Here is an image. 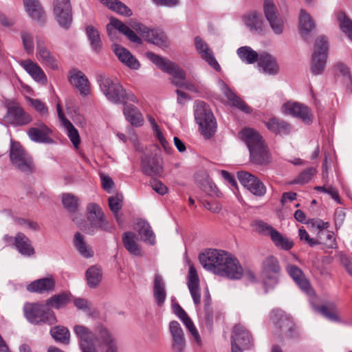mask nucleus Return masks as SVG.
<instances>
[{"instance_id": "obj_1", "label": "nucleus", "mask_w": 352, "mask_h": 352, "mask_svg": "<svg viewBox=\"0 0 352 352\" xmlns=\"http://www.w3.org/2000/svg\"><path fill=\"white\" fill-rule=\"evenodd\" d=\"M204 269L229 279H240L243 274L238 259L223 250H210L199 256Z\"/></svg>"}, {"instance_id": "obj_2", "label": "nucleus", "mask_w": 352, "mask_h": 352, "mask_svg": "<svg viewBox=\"0 0 352 352\" xmlns=\"http://www.w3.org/2000/svg\"><path fill=\"white\" fill-rule=\"evenodd\" d=\"M97 81L100 91L111 102L125 104L127 100L135 102V96L131 93H127L116 78L101 74L98 76Z\"/></svg>"}, {"instance_id": "obj_3", "label": "nucleus", "mask_w": 352, "mask_h": 352, "mask_svg": "<svg viewBox=\"0 0 352 352\" xmlns=\"http://www.w3.org/2000/svg\"><path fill=\"white\" fill-rule=\"evenodd\" d=\"M146 57L159 69L173 76L172 82L178 87L192 91L194 85L186 80L185 72L175 63L152 52L146 54Z\"/></svg>"}, {"instance_id": "obj_4", "label": "nucleus", "mask_w": 352, "mask_h": 352, "mask_svg": "<svg viewBox=\"0 0 352 352\" xmlns=\"http://www.w3.org/2000/svg\"><path fill=\"white\" fill-rule=\"evenodd\" d=\"M195 118L201 134L206 138H210L214 134L217 128L215 118L209 106L204 102H196Z\"/></svg>"}, {"instance_id": "obj_5", "label": "nucleus", "mask_w": 352, "mask_h": 352, "mask_svg": "<svg viewBox=\"0 0 352 352\" xmlns=\"http://www.w3.org/2000/svg\"><path fill=\"white\" fill-rule=\"evenodd\" d=\"M25 318L33 324H54L57 320L54 312L39 303H26L23 307Z\"/></svg>"}, {"instance_id": "obj_6", "label": "nucleus", "mask_w": 352, "mask_h": 352, "mask_svg": "<svg viewBox=\"0 0 352 352\" xmlns=\"http://www.w3.org/2000/svg\"><path fill=\"white\" fill-rule=\"evenodd\" d=\"M329 50V43L324 36H319L315 41L311 56L310 70L314 75H320L324 70Z\"/></svg>"}, {"instance_id": "obj_7", "label": "nucleus", "mask_w": 352, "mask_h": 352, "mask_svg": "<svg viewBox=\"0 0 352 352\" xmlns=\"http://www.w3.org/2000/svg\"><path fill=\"white\" fill-rule=\"evenodd\" d=\"M10 158L12 165L21 172L28 175L34 171L33 160L19 142H11Z\"/></svg>"}, {"instance_id": "obj_8", "label": "nucleus", "mask_w": 352, "mask_h": 352, "mask_svg": "<svg viewBox=\"0 0 352 352\" xmlns=\"http://www.w3.org/2000/svg\"><path fill=\"white\" fill-rule=\"evenodd\" d=\"M281 267L278 259L274 256H267L262 262L261 278L268 288H274L278 283Z\"/></svg>"}, {"instance_id": "obj_9", "label": "nucleus", "mask_w": 352, "mask_h": 352, "mask_svg": "<svg viewBox=\"0 0 352 352\" xmlns=\"http://www.w3.org/2000/svg\"><path fill=\"white\" fill-rule=\"evenodd\" d=\"M7 112L4 116V121L13 126H22L30 123L31 116L27 113L21 105L14 100L7 99L3 102Z\"/></svg>"}, {"instance_id": "obj_10", "label": "nucleus", "mask_w": 352, "mask_h": 352, "mask_svg": "<svg viewBox=\"0 0 352 352\" xmlns=\"http://www.w3.org/2000/svg\"><path fill=\"white\" fill-rule=\"evenodd\" d=\"M95 340L100 352H119L117 338L104 325L99 324L96 327Z\"/></svg>"}, {"instance_id": "obj_11", "label": "nucleus", "mask_w": 352, "mask_h": 352, "mask_svg": "<svg viewBox=\"0 0 352 352\" xmlns=\"http://www.w3.org/2000/svg\"><path fill=\"white\" fill-rule=\"evenodd\" d=\"M253 346L254 340L250 333L243 326L235 325L231 335V352H243Z\"/></svg>"}, {"instance_id": "obj_12", "label": "nucleus", "mask_w": 352, "mask_h": 352, "mask_svg": "<svg viewBox=\"0 0 352 352\" xmlns=\"http://www.w3.org/2000/svg\"><path fill=\"white\" fill-rule=\"evenodd\" d=\"M73 331L78 340L82 352H98L95 345L96 330L94 333L85 325L76 324L74 327Z\"/></svg>"}, {"instance_id": "obj_13", "label": "nucleus", "mask_w": 352, "mask_h": 352, "mask_svg": "<svg viewBox=\"0 0 352 352\" xmlns=\"http://www.w3.org/2000/svg\"><path fill=\"white\" fill-rule=\"evenodd\" d=\"M53 12L58 25L68 29L73 20L70 0H54Z\"/></svg>"}, {"instance_id": "obj_14", "label": "nucleus", "mask_w": 352, "mask_h": 352, "mask_svg": "<svg viewBox=\"0 0 352 352\" xmlns=\"http://www.w3.org/2000/svg\"><path fill=\"white\" fill-rule=\"evenodd\" d=\"M117 31L125 35L131 42L139 44L142 43L141 38L130 28L120 20L111 17L110 23L107 25V32L109 37L113 41H117L118 38Z\"/></svg>"}, {"instance_id": "obj_15", "label": "nucleus", "mask_w": 352, "mask_h": 352, "mask_svg": "<svg viewBox=\"0 0 352 352\" xmlns=\"http://www.w3.org/2000/svg\"><path fill=\"white\" fill-rule=\"evenodd\" d=\"M141 168L146 175L160 177L163 173L162 160L153 153H144L141 157Z\"/></svg>"}, {"instance_id": "obj_16", "label": "nucleus", "mask_w": 352, "mask_h": 352, "mask_svg": "<svg viewBox=\"0 0 352 352\" xmlns=\"http://www.w3.org/2000/svg\"><path fill=\"white\" fill-rule=\"evenodd\" d=\"M170 349L172 352H184L186 346L185 334L180 324L175 320L168 324Z\"/></svg>"}, {"instance_id": "obj_17", "label": "nucleus", "mask_w": 352, "mask_h": 352, "mask_svg": "<svg viewBox=\"0 0 352 352\" xmlns=\"http://www.w3.org/2000/svg\"><path fill=\"white\" fill-rule=\"evenodd\" d=\"M282 112L284 114L298 118L308 124L313 122L314 116L310 109L301 103L287 102L282 106Z\"/></svg>"}, {"instance_id": "obj_18", "label": "nucleus", "mask_w": 352, "mask_h": 352, "mask_svg": "<svg viewBox=\"0 0 352 352\" xmlns=\"http://www.w3.org/2000/svg\"><path fill=\"white\" fill-rule=\"evenodd\" d=\"M36 56L43 65L53 70L58 69V62L56 58L47 48L45 41L39 37H36Z\"/></svg>"}, {"instance_id": "obj_19", "label": "nucleus", "mask_w": 352, "mask_h": 352, "mask_svg": "<svg viewBox=\"0 0 352 352\" xmlns=\"http://www.w3.org/2000/svg\"><path fill=\"white\" fill-rule=\"evenodd\" d=\"M237 177L241 184L253 195L263 196L266 192L264 184L254 175L245 171L237 173Z\"/></svg>"}, {"instance_id": "obj_20", "label": "nucleus", "mask_w": 352, "mask_h": 352, "mask_svg": "<svg viewBox=\"0 0 352 352\" xmlns=\"http://www.w3.org/2000/svg\"><path fill=\"white\" fill-rule=\"evenodd\" d=\"M80 229L89 235H94L99 231L111 233L113 231L114 226L106 217H103L87 221V223H84Z\"/></svg>"}, {"instance_id": "obj_21", "label": "nucleus", "mask_w": 352, "mask_h": 352, "mask_svg": "<svg viewBox=\"0 0 352 352\" xmlns=\"http://www.w3.org/2000/svg\"><path fill=\"white\" fill-rule=\"evenodd\" d=\"M69 82L78 89L80 95L87 96L90 94V82L87 77L81 71L78 69L71 70Z\"/></svg>"}, {"instance_id": "obj_22", "label": "nucleus", "mask_w": 352, "mask_h": 352, "mask_svg": "<svg viewBox=\"0 0 352 352\" xmlns=\"http://www.w3.org/2000/svg\"><path fill=\"white\" fill-rule=\"evenodd\" d=\"M19 65L25 72L37 82L46 85L47 78L42 68L35 62L30 59L21 60Z\"/></svg>"}, {"instance_id": "obj_23", "label": "nucleus", "mask_w": 352, "mask_h": 352, "mask_svg": "<svg viewBox=\"0 0 352 352\" xmlns=\"http://www.w3.org/2000/svg\"><path fill=\"white\" fill-rule=\"evenodd\" d=\"M271 319L283 334L291 333L294 329V324L292 318L282 310H274Z\"/></svg>"}, {"instance_id": "obj_24", "label": "nucleus", "mask_w": 352, "mask_h": 352, "mask_svg": "<svg viewBox=\"0 0 352 352\" xmlns=\"http://www.w3.org/2000/svg\"><path fill=\"white\" fill-rule=\"evenodd\" d=\"M187 285L194 304L196 306H199L201 303L199 278L198 277L197 270L193 265H190L189 267Z\"/></svg>"}, {"instance_id": "obj_25", "label": "nucleus", "mask_w": 352, "mask_h": 352, "mask_svg": "<svg viewBox=\"0 0 352 352\" xmlns=\"http://www.w3.org/2000/svg\"><path fill=\"white\" fill-rule=\"evenodd\" d=\"M195 44L197 50L201 55V58L205 60L212 67L218 71L220 69V66L216 60L213 52L208 45L204 42L199 36L195 38Z\"/></svg>"}, {"instance_id": "obj_26", "label": "nucleus", "mask_w": 352, "mask_h": 352, "mask_svg": "<svg viewBox=\"0 0 352 352\" xmlns=\"http://www.w3.org/2000/svg\"><path fill=\"white\" fill-rule=\"evenodd\" d=\"M113 50L119 60L132 69H138L140 67L139 61L126 48L114 44Z\"/></svg>"}, {"instance_id": "obj_27", "label": "nucleus", "mask_w": 352, "mask_h": 352, "mask_svg": "<svg viewBox=\"0 0 352 352\" xmlns=\"http://www.w3.org/2000/svg\"><path fill=\"white\" fill-rule=\"evenodd\" d=\"M51 129L45 124L41 123L36 127H31L28 131L30 139L35 142L50 143L52 140L50 138Z\"/></svg>"}, {"instance_id": "obj_28", "label": "nucleus", "mask_w": 352, "mask_h": 352, "mask_svg": "<svg viewBox=\"0 0 352 352\" xmlns=\"http://www.w3.org/2000/svg\"><path fill=\"white\" fill-rule=\"evenodd\" d=\"M221 91L232 106L246 113L252 112V109L224 82L221 83Z\"/></svg>"}, {"instance_id": "obj_29", "label": "nucleus", "mask_w": 352, "mask_h": 352, "mask_svg": "<svg viewBox=\"0 0 352 352\" xmlns=\"http://www.w3.org/2000/svg\"><path fill=\"white\" fill-rule=\"evenodd\" d=\"M299 32L302 38L307 40L316 25L311 15L304 9H301L298 17Z\"/></svg>"}, {"instance_id": "obj_30", "label": "nucleus", "mask_w": 352, "mask_h": 352, "mask_svg": "<svg viewBox=\"0 0 352 352\" xmlns=\"http://www.w3.org/2000/svg\"><path fill=\"white\" fill-rule=\"evenodd\" d=\"M239 137L246 144L249 151L264 143L260 134L251 128L243 129L239 133Z\"/></svg>"}, {"instance_id": "obj_31", "label": "nucleus", "mask_w": 352, "mask_h": 352, "mask_svg": "<svg viewBox=\"0 0 352 352\" xmlns=\"http://www.w3.org/2000/svg\"><path fill=\"white\" fill-rule=\"evenodd\" d=\"M286 270L302 291L309 293V282L305 277V275L300 268L294 265H288L286 267Z\"/></svg>"}, {"instance_id": "obj_32", "label": "nucleus", "mask_w": 352, "mask_h": 352, "mask_svg": "<svg viewBox=\"0 0 352 352\" xmlns=\"http://www.w3.org/2000/svg\"><path fill=\"white\" fill-rule=\"evenodd\" d=\"M258 65L264 73L269 75H275L279 70L276 58L266 52L260 53Z\"/></svg>"}, {"instance_id": "obj_33", "label": "nucleus", "mask_w": 352, "mask_h": 352, "mask_svg": "<svg viewBox=\"0 0 352 352\" xmlns=\"http://www.w3.org/2000/svg\"><path fill=\"white\" fill-rule=\"evenodd\" d=\"M26 12L34 20L43 23L45 19V12L38 0H23Z\"/></svg>"}, {"instance_id": "obj_34", "label": "nucleus", "mask_w": 352, "mask_h": 352, "mask_svg": "<svg viewBox=\"0 0 352 352\" xmlns=\"http://www.w3.org/2000/svg\"><path fill=\"white\" fill-rule=\"evenodd\" d=\"M14 245L19 252L25 256H32L34 254V249L30 239L23 233L19 232L14 236Z\"/></svg>"}, {"instance_id": "obj_35", "label": "nucleus", "mask_w": 352, "mask_h": 352, "mask_svg": "<svg viewBox=\"0 0 352 352\" xmlns=\"http://www.w3.org/2000/svg\"><path fill=\"white\" fill-rule=\"evenodd\" d=\"M153 297L157 305L162 306L166 298L165 283L162 276L155 273L153 278Z\"/></svg>"}, {"instance_id": "obj_36", "label": "nucleus", "mask_w": 352, "mask_h": 352, "mask_svg": "<svg viewBox=\"0 0 352 352\" xmlns=\"http://www.w3.org/2000/svg\"><path fill=\"white\" fill-rule=\"evenodd\" d=\"M55 287V281L52 278H43L32 282L27 286V290L30 292L43 294L53 291Z\"/></svg>"}, {"instance_id": "obj_37", "label": "nucleus", "mask_w": 352, "mask_h": 352, "mask_svg": "<svg viewBox=\"0 0 352 352\" xmlns=\"http://www.w3.org/2000/svg\"><path fill=\"white\" fill-rule=\"evenodd\" d=\"M73 243L75 249L79 254L86 258H89L94 256V251L91 246H90L85 236L80 232H76L74 234Z\"/></svg>"}, {"instance_id": "obj_38", "label": "nucleus", "mask_w": 352, "mask_h": 352, "mask_svg": "<svg viewBox=\"0 0 352 352\" xmlns=\"http://www.w3.org/2000/svg\"><path fill=\"white\" fill-rule=\"evenodd\" d=\"M265 124L268 130L275 134L288 135L292 131L289 123L277 118H270Z\"/></svg>"}, {"instance_id": "obj_39", "label": "nucleus", "mask_w": 352, "mask_h": 352, "mask_svg": "<svg viewBox=\"0 0 352 352\" xmlns=\"http://www.w3.org/2000/svg\"><path fill=\"white\" fill-rule=\"evenodd\" d=\"M249 151L251 160L254 163L259 165H266L270 163V156L264 143L259 146L252 148Z\"/></svg>"}, {"instance_id": "obj_40", "label": "nucleus", "mask_w": 352, "mask_h": 352, "mask_svg": "<svg viewBox=\"0 0 352 352\" xmlns=\"http://www.w3.org/2000/svg\"><path fill=\"white\" fill-rule=\"evenodd\" d=\"M243 21L252 32L256 33L263 32V18L257 12L252 11L244 15Z\"/></svg>"}, {"instance_id": "obj_41", "label": "nucleus", "mask_w": 352, "mask_h": 352, "mask_svg": "<svg viewBox=\"0 0 352 352\" xmlns=\"http://www.w3.org/2000/svg\"><path fill=\"white\" fill-rule=\"evenodd\" d=\"M137 239L134 232H126L122 234V243L126 250L134 256H141L142 250L137 243Z\"/></svg>"}, {"instance_id": "obj_42", "label": "nucleus", "mask_w": 352, "mask_h": 352, "mask_svg": "<svg viewBox=\"0 0 352 352\" xmlns=\"http://www.w3.org/2000/svg\"><path fill=\"white\" fill-rule=\"evenodd\" d=\"M124 104L123 113L126 119L133 125L140 126L144 123V119L140 111L133 104Z\"/></svg>"}, {"instance_id": "obj_43", "label": "nucleus", "mask_w": 352, "mask_h": 352, "mask_svg": "<svg viewBox=\"0 0 352 352\" xmlns=\"http://www.w3.org/2000/svg\"><path fill=\"white\" fill-rule=\"evenodd\" d=\"M85 277L89 287H96L102 279V271L101 267L97 265L91 266L87 270Z\"/></svg>"}, {"instance_id": "obj_44", "label": "nucleus", "mask_w": 352, "mask_h": 352, "mask_svg": "<svg viewBox=\"0 0 352 352\" xmlns=\"http://www.w3.org/2000/svg\"><path fill=\"white\" fill-rule=\"evenodd\" d=\"M85 32L91 49L95 52L98 53L102 47V41L99 31L93 25H89L85 28Z\"/></svg>"}, {"instance_id": "obj_45", "label": "nucleus", "mask_w": 352, "mask_h": 352, "mask_svg": "<svg viewBox=\"0 0 352 352\" xmlns=\"http://www.w3.org/2000/svg\"><path fill=\"white\" fill-rule=\"evenodd\" d=\"M70 301V294L66 292H62L54 295L46 300V306L59 309L64 308Z\"/></svg>"}, {"instance_id": "obj_46", "label": "nucleus", "mask_w": 352, "mask_h": 352, "mask_svg": "<svg viewBox=\"0 0 352 352\" xmlns=\"http://www.w3.org/2000/svg\"><path fill=\"white\" fill-rule=\"evenodd\" d=\"M236 53L239 58L246 64H252L259 61L260 54H258L249 46L239 47Z\"/></svg>"}, {"instance_id": "obj_47", "label": "nucleus", "mask_w": 352, "mask_h": 352, "mask_svg": "<svg viewBox=\"0 0 352 352\" xmlns=\"http://www.w3.org/2000/svg\"><path fill=\"white\" fill-rule=\"evenodd\" d=\"M318 311L330 321L341 322L342 320L338 315L337 306L333 302H330L318 307Z\"/></svg>"}, {"instance_id": "obj_48", "label": "nucleus", "mask_w": 352, "mask_h": 352, "mask_svg": "<svg viewBox=\"0 0 352 352\" xmlns=\"http://www.w3.org/2000/svg\"><path fill=\"white\" fill-rule=\"evenodd\" d=\"M148 42L160 47L167 46V37L164 32L160 30H150L146 34Z\"/></svg>"}, {"instance_id": "obj_49", "label": "nucleus", "mask_w": 352, "mask_h": 352, "mask_svg": "<svg viewBox=\"0 0 352 352\" xmlns=\"http://www.w3.org/2000/svg\"><path fill=\"white\" fill-rule=\"evenodd\" d=\"M270 239L274 245L279 249L289 250L294 246V243L289 238L283 236L278 230H275L272 232Z\"/></svg>"}, {"instance_id": "obj_50", "label": "nucleus", "mask_w": 352, "mask_h": 352, "mask_svg": "<svg viewBox=\"0 0 352 352\" xmlns=\"http://www.w3.org/2000/svg\"><path fill=\"white\" fill-rule=\"evenodd\" d=\"M138 232L142 241L151 245L155 243V235L149 224L144 221L138 223Z\"/></svg>"}, {"instance_id": "obj_51", "label": "nucleus", "mask_w": 352, "mask_h": 352, "mask_svg": "<svg viewBox=\"0 0 352 352\" xmlns=\"http://www.w3.org/2000/svg\"><path fill=\"white\" fill-rule=\"evenodd\" d=\"M337 19L342 32L352 41V20L342 11H340L337 14Z\"/></svg>"}, {"instance_id": "obj_52", "label": "nucleus", "mask_w": 352, "mask_h": 352, "mask_svg": "<svg viewBox=\"0 0 352 352\" xmlns=\"http://www.w3.org/2000/svg\"><path fill=\"white\" fill-rule=\"evenodd\" d=\"M50 333L53 338L63 344H68L70 338V333L67 328L61 326H56L51 329Z\"/></svg>"}, {"instance_id": "obj_53", "label": "nucleus", "mask_w": 352, "mask_h": 352, "mask_svg": "<svg viewBox=\"0 0 352 352\" xmlns=\"http://www.w3.org/2000/svg\"><path fill=\"white\" fill-rule=\"evenodd\" d=\"M66 131V133L74 146L78 148L80 143V138L78 130L74 127L69 120H65V123L62 124Z\"/></svg>"}, {"instance_id": "obj_54", "label": "nucleus", "mask_w": 352, "mask_h": 352, "mask_svg": "<svg viewBox=\"0 0 352 352\" xmlns=\"http://www.w3.org/2000/svg\"><path fill=\"white\" fill-rule=\"evenodd\" d=\"M252 226L258 233L263 236H271L272 232L276 230L272 226L260 220L254 221L252 223Z\"/></svg>"}, {"instance_id": "obj_55", "label": "nucleus", "mask_w": 352, "mask_h": 352, "mask_svg": "<svg viewBox=\"0 0 352 352\" xmlns=\"http://www.w3.org/2000/svg\"><path fill=\"white\" fill-rule=\"evenodd\" d=\"M87 221L105 217L102 208L96 203H89L87 206Z\"/></svg>"}, {"instance_id": "obj_56", "label": "nucleus", "mask_w": 352, "mask_h": 352, "mask_svg": "<svg viewBox=\"0 0 352 352\" xmlns=\"http://www.w3.org/2000/svg\"><path fill=\"white\" fill-rule=\"evenodd\" d=\"M62 202L64 207L70 212H74L78 206V199L72 194H64Z\"/></svg>"}, {"instance_id": "obj_57", "label": "nucleus", "mask_w": 352, "mask_h": 352, "mask_svg": "<svg viewBox=\"0 0 352 352\" xmlns=\"http://www.w3.org/2000/svg\"><path fill=\"white\" fill-rule=\"evenodd\" d=\"M316 169L311 167L302 171L294 181L293 184H304L308 183L316 174Z\"/></svg>"}, {"instance_id": "obj_58", "label": "nucleus", "mask_w": 352, "mask_h": 352, "mask_svg": "<svg viewBox=\"0 0 352 352\" xmlns=\"http://www.w3.org/2000/svg\"><path fill=\"white\" fill-rule=\"evenodd\" d=\"M263 12L267 20L279 14L273 0H264Z\"/></svg>"}, {"instance_id": "obj_59", "label": "nucleus", "mask_w": 352, "mask_h": 352, "mask_svg": "<svg viewBox=\"0 0 352 352\" xmlns=\"http://www.w3.org/2000/svg\"><path fill=\"white\" fill-rule=\"evenodd\" d=\"M267 21L276 34H280L283 33L284 30V21L280 14L269 19Z\"/></svg>"}, {"instance_id": "obj_60", "label": "nucleus", "mask_w": 352, "mask_h": 352, "mask_svg": "<svg viewBox=\"0 0 352 352\" xmlns=\"http://www.w3.org/2000/svg\"><path fill=\"white\" fill-rule=\"evenodd\" d=\"M21 36L25 50L29 54H32L34 48L32 35L24 31L21 32Z\"/></svg>"}, {"instance_id": "obj_61", "label": "nucleus", "mask_w": 352, "mask_h": 352, "mask_svg": "<svg viewBox=\"0 0 352 352\" xmlns=\"http://www.w3.org/2000/svg\"><path fill=\"white\" fill-rule=\"evenodd\" d=\"M334 67L336 75L342 76L345 80H351V76L349 69L346 65L342 63H338Z\"/></svg>"}, {"instance_id": "obj_62", "label": "nucleus", "mask_w": 352, "mask_h": 352, "mask_svg": "<svg viewBox=\"0 0 352 352\" xmlns=\"http://www.w3.org/2000/svg\"><path fill=\"white\" fill-rule=\"evenodd\" d=\"M30 104L41 115L47 116L48 109L45 104L38 99L29 98Z\"/></svg>"}, {"instance_id": "obj_63", "label": "nucleus", "mask_w": 352, "mask_h": 352, "mask_svg": "<svg viewBox=\"0 0 352 352\" xmlns=\"http://www.w3.org/2000/svg\"><path fill=\"white\" fill-rule=\"evenodd\" d=\"M184 325L186 327V328L188 329V330L190 333L193 341L198 346H201V344H202L201 338V337L199 336V333L196 327L195 326L192 320H190V321H189V322H187Z\"/></svg>"}, {"instance_id": "obj_64", "label": "nucleus", "mask_w": 352, "mask_h": 352, "mask_svg": "<svg viewBox=\"0 0 352 352\" xmlns=\"http://www.w3.org/2000/svg\"><path fill=\"white\" fill-rule=\"evenodd\" d=\"M108 201L109 208L113 213L119 212L122 208V196L110 197Z\"/></svg>"}]
</instances>
